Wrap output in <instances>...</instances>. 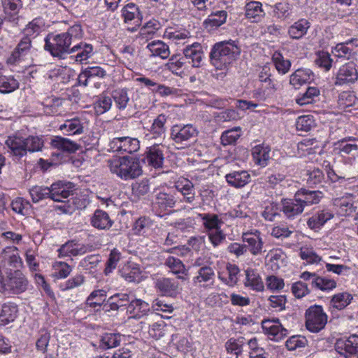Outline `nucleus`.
Instances as JSON below:
<instances>
[{"mask_svg":"<svg viewBox=\"0 0 358 358\" xmlns=\"http://www.w3.org/2000/svg\"><path fill=\"white\" fill-rule=\"evenodd\" d=\"M70 40L63 33L48 34L45 38L44 49L54 57L64 59L72 53Z\"/></svg>","mask_w":358,"mask_h":358,"instance_id":"20e7f679","label":"nucleus"},{"mask_svg":"<svg viewBox=\"0 0 358 358\" xmlns=\"http://www.w3.org/2000/svg\"><path fill=\"white\" fill-rule=\"evenodd\" d=\"M52 268L55 271L53 276L57 279L67 278L72 271L71 266L64 262H55L52 265Z\"/></svg>","mask_w":358,"mask_h":358,"instance_id":"052dcab7","label":"nucleus"},{"mask_svg":"<svg viewBox=\"0 0 358 358\" xmlns=\"http://www.w3.org/2000/svg\"><path fill=\"white\" fill-rule=\"evenodd\" d=\"M108 150L113 152L133 153L140 149V141L129 136L115 137L108 143Z\"/></svg>","mask_w":358,"mask_h":358,"instance_id":"1a4fd4ad","label":"nucleus"},{"mask_svg":"<svg viewBox=\"0 0 358 358\" xmlns=\"http://www.w3.org/2000/svg\"><path fill=\"white\" fill-rule=\"evenodd\" d=\"M354 41V40H350L346 43L337 44L332 52L338 57L349 58L353 51L352 45Z\"/></svg>","mask_w":358,"mask_h":358,"instance_id":"680f3d73","label":"nucleus"},{"mask_svg":"<svg viewBox=\"0 0 358 358\" xmlns=\"http://www.w3.org/2000/svg\"><path fill=\"white\" fill-rule=\"evenodd\" d=\"M244 285L256 292H262L264 289V285L259 273L252 268L245 271Z\"/></svg>","mask_w":358,"mask_h":358,"instance_id":"c9c22d12","label":"nucleus"},{"mask_svg":"<svg viewBox=\"0 0 358 358\" xmlns=\"http://www.w3.org/2000/svg\"><path fill=\"white\" fill-rule=\"evenodd\" d=\"M144 162L148 166L155 169L162 167L164 157V146L162 143H154L147 148L144 153Z\"/></svg>","mask_w":358,"mask_h":358,"instance_id":"ddd939ff","label":"nucleus"},{"mask_svg":"<svg viewBox=\"0 0 358 358\" xmlns=\"http://www.w3.org/2000/svg\"><path fill=\"white\" fill-rule=\"evenodd\" d=\"M106 292L104 289L94 290L87 297V303L92 308L101 306L106 301Z\"/></svg>","mask_w":358,"mask_h":358,"instance_id":"e2e57ef3","label":"nucleus"},{"mask_svg":"<svg viewBox=\"0 0 358 358\" xmlns=\"http://www.w3.org/2000/svg\"><path fill=\"white\" fill-rule=\"evenodd\" d=\"M187 62L183 57L180 55H173L166 64L165 67L173 74L182 76L185 74Z\"/></svg>","mask_w":358,"mask_h":358,"instance_id":"37998d69","label":"nucleus"},{"mask_svg":"<svg viewBox=\"0 0 358 358\" xmlns=\"http://www.w3.org/2000/svg\"><path fill=\"white\" fill-rule=\"evenodd\" d=\"M358 79V72L353 62H349L341 67L336 73L335 85L353 83Z\"/></svg>","mask_w":358,"mask_h":358,"instance_id":"f3484780","label":"nucleus"},{"mask_svg":"<svg viewBox=\"0 0 358 358\" xmlns=\"http://www.w3.org/2000/svg\"><path fill=\"white\" fill-rule=\"evenodd\" d=\"M333 205L336 208L337 213L341 216L350 215L357 209L351 195L334 199Z\"/></svg>","mask_w":358,"mask_h":358,"instance_id":"b1692460","label":"nucleus"},{"mask_svg":"<svg viewBox=\"0 0 358 358\" xmlns=\"http://www.w3.org/2000/svg\"><path fill=\"white\" fill-rule=\"evenodd\" d=\"M227 271L228 273V278H224L221 275H219V278L224 282L227 285L233 287L238 282V274L240 272V269L238 266L232 264H229L227 266Z\"/></svg>","mask_w":358,"mask_h":358,"instance_id":"0e129e2a","label":"nucleus"},{"mask_svg":"<svg viewBox=\"0 0 358 358\" xmlns=\"http://www.w3.org/2000/svg\"><path fill=\"white\" fill-rule=\"evenodd\" d=\"M149 310L150 306L147 302L134 297L127 307V312L134 318H141L146 315Z\"/></svg>","mask_w":358,"mask_h":358,"instance_id":"7c9ffc66","label":"nucleus"},{"mask_svg":"<svg viewBox=\"0 0 358 358\" xmlns=\"http://www.w3.org/2000/svg\"><path fill=\"white\" fill-rule=\"evenodd\" d=\"M279 209L284 216L289 220L294 219L304 210L301 203L295 195L293 199H282L279 204Z\"/></svg>","mask_w":358,"mask_h":358,"instance_id":"2eb2a0df","label":"nucleus"},{"mask_svg":"<svg viewBox=\"0 0 358 358\" xmlns=\"http://www.w3.org/2000/svg\"><path fill=\"white\" fill-rule=\"evenodd\" d=\"M113 224L108 213L101 209H96L90 217V224L99 230H108Z\"/></svg>","mask_w":358,"mask_h":358,"instance_id":"393cba45","label":"nucleus"},{"mask_svg":"<svg viewBox=\"0 0 358 358\" xmlns=\"http://www.w3.org/2000/svg\"><path fill=\"white\" fill-rule=\"evenodd\" d=\"M215 280V273L213 268L209 266L200 267L196 275L193 278V284L203 289H210L214 286Z\"/></svg>","mask_w":358,"mask_h":358,"instance_id":"f8f14e48","label":"nucleus"},{"mask_svg":"<svg viewBox=\"0 0 358 358\" xmlns=\"http://www.w3.org/2000/svg\"><path fill=\"white\" fill-rule=\"evenodd\" d=\"M352 299V295L348 292L338 293L332 296L330 305L332 308L341 310L347 307Z\"/></svg>","mask_w":358,"mask_h":358,"instance_id":"8fccbe9b","label":"nucleus"},{"mask_svg":"<svg viewBox=\"0 0 358 358\" xmlns=\"http://www.w3.org/2000/svg\"><path fill=\"white\" fill-rule=\"evenodd\" d=\"M10 206L15 213L22 215H27L29 213L31 205L28 201L18 197L12 201Z\"/></svg>","mask_w":358,"mask_h":358,"instance_id":"bf43d9fd","label":"nucleus"},{"mask_svg":"<svg viewBox=\"0 0 358 358\" xmlns=\"http://www.w3.org/2000/svg\"><path fill=\"white\" fill-rule=\"evenodd\" d=\"M176 190L178 192L180 198L184 203L187 204H193L196 196L194 184L189 180L183 179L176 183Z\"/></svg>","mask_w":358,"mask_h":358,"instance_id":"412c9836","label":"nucleus"},{"mask_svg":"<svg viewBox=\"0 0 358 358\" xmlns=\"http://www.w3.org/2000/svg\"><path fill=\"white\" fill-rule=\"evenodd\" d=\"M272 62L277 71L282 75L289 72L291 67V62L285 59L281 52L275 51L272 55Z\"/></svg>","mask_w":358,"mask_h":358,"instance_id":"603ef678","label":"nucleus"},{"mask_svg":"<svg viewBox=\"0 0 358 358\" xmlns=\"http://www.w3.org/2000/svg\"><path fill=\"white\" fill-rule=\"evenodd\" d=\"M315 126V120L310 115H301L296 121V128L298 131L308 132Z\"/></svg>","mask_w":358,"mask_h":358,"instance_id":"13d9d810","label":"nucleus"},{"mask_svg":"<svg viewBox=\"0 0 358 358\" xmlns=\"http://www.w3.org/2000/svg\"><path fill=\"white\" fill-rule=\"evenodd\" d=\"M5 282L2 292L12 294H20L26 292L29 287V280L20 269H7L5 272Z\"/></svg>","mask_w":358,"mask_h":358,"instance_id":"39448f33","label":"nucleus"},{"mask_svg":"<svg viewBox=\"0 0 358 358\" xmlns=\"http://www.w3.org/2000/svg\"><path fill=\"white\" fill-rule=\"evenodd\" d=\"M225 179L229 185L235 188H241L250 182L251 176L245 170L234 171L226 174Z\"/></svg>","mask_w":358,"mask_h":358,"instance_id":"cd10ccee","label":"nucleus"},{"mask_svg":"<svg viewBox=\"0 0 358 358\" xmlns=\"http://www.w3.org/2000/svg\"><path fill=\"white\" fill-rule=\"evenodd\" d=\"M75 185L72 182L59 181L50 186V199L55 201L62 202L63 199L73 194Z\"/></svg>","mask_w":358,"mask_h":358,"instance_id":"a211bd4d","label":"nucleus"},{"mask_svg":"<svg viewBox=\"0 0 358 358\" xmlns=\"http://www.w3.org/2000/svg\"><path fill=\"white\" fill-rule=\"evenodd\" d=\"M164 264L170 268L173 273L178 275V279L182 280H187L188 271L180 259L172 256H169L166 259Z\"/></svg>","mask_w":358,"mask_h":358,"instance_id":"e433bc0d","label":"nucleus"},{"mask_svg":"<svg viewBox=\"0 0 358 358\" xmlns=\"http://www.w3.org/2000/svg\"><path fill=\"white\" fill-rule=\"evenodd\" d=\"M335 349L344 358H358V335H351L346 339H339Z\"/></svg>","mask_w":358,"mask_h":358,"instance_id":"9d476101","label":"nucleus"},{"mask_svg":"<svg viewBox=\"0 0 358 358\" xmlns=\"http://www.w3.org/2000/svg\"><path fill=\"white\" fill-rule=\"evenodd\" d=\"M19 87L18 81L12 76H0V93L8 94Z\"/></svg>","mask_w":358,"mask_h":358,"instance_id":"4d7b16f0","label":"nucleus"},{"mask_svg":"<svg viewBox=\"0 0 358 358\" xmlns=\"http://www.w3.org/2000/svg\"><path fill=\"white\" fill-rule=\"evenodd\" d=\"M51 145L58 150L68 152H75L79 149L76 143L62 136H55L52 140Z\"/></svg>","mask_w":358,"mask_h":358,"instance_id":"09e8293b","label":"nucleus"},{"mask_svg":"<svg viewBox=\"0 0 358 358\" xmlns=\"http://www.w3.org/2000/svg\"><path fill=\"white\" fill-rule=\"evenodd\" d=\"M121 16L125 24L132 25L128 28L131 32L136 31L141 24L143 15L138 6L134 3H129L122 8Z\"/></svg>","mask_w":358,"mask_h":358,"instance_id":"9b49d317","label":"nucleus"},{"mask_svg":"<svg viewBox=\"0 0 358 358\" xmlns=\"http://www.w3.org/2000/svg\"><path fill=\"white\" fill-rule=\"evenodd\" d=\"M241 127H236L224 131L221 135V143L224 146L233 145L241 136Z\"/></svg>","mask_w":358,"mask_h":358,"instance_id":"6e6d98bb","label":"nucleus"},{"mask_svg":"<svg viewBox=\"0 0 358 358\" xmlns=\"http://www.w3.org/2000/svg\"><path fill=\"white\" fill-rule=\"evenodd\" d=\"M85 123L83 120L77 117L67 119L59 126V129L64 135H79L84 132Z\"/></svg>","mask_w":358,"mask_h":358,"instance_id":"bb28decb","label":"nucleus"},{"mask_svg":"<svg viewBox=\"0 0 358 358\" xmlns=\"http://www.w3.org/2000/svg\"><path fill=\"white\" fill-rule=\"evenodd\" d=\"M133 296L125 293L115 294L108 299L104 307L107 310H117L120 308L128 306Z\"/></svg>","mask_w":358,"mask_h":358,"instance_id":"2f4dec72","label":"nucleus"},{"mask_svg":"<svg viewBox=\"0 0 358 358\" xmlns=\"http://www.w3.org/2000/svg\"><path fill=\"white\" fill-rule=\"evenodd\" d=\"M300 278L306 281L311 280L312 287L322 291H329L336 287V282L334 280L320 277L314 272L304 271Z\"/></svg>","mask_w":358,"mask_h":358,"instance_id":"4468645a","label":"nucleus"},{"mask_svg":"<svg viewBox=\"0 0 358 358\" xmlns=\"http://www.w3.org/2000/svg\"><path fill=\"white\" fill-rule=\"evenodd\" d=\"M241 53V49L234 41L217 43L210 52L211 64L217 69H224L230 65Z\"/></svg>","mask_w":358,"mask_h":358,"instance_id":"f257e3e1","label":"nucleus"},{"mask_svg":"<svg viewBox=\"0 0 358 358\" xmlns=\"http://www.w3.org/2000/svg\"><path fill=\"white\" fill-rule=\"evenodd\" d=\"M29 193L33 202L36 203L42 199L50 198L51 191L50 187L35 186L30 189Z\"/></svg>","mask_w":358,"mask_h":358,"instance_id":"69168bd1","label":"nucleus"},{"mask_svg":"<svg viewBox=\"0 0 358 358\" xmlns=\"http://www.w3.org/2000/svg\"><path fill=\"white\" fill-rule=\"evenodd\" d=\"M270 148L262 145H257L253 148L252 155L255 163L259 166L264 167L267 165L271 158Z\"/></svg>","mask_w":358,"mask_h":358,"instance_id":"a18cd8bd","label":"nucleus"},{"mask_svg":"<svg viewBox=\"0 0 358 358\" xmlns=\"http://www.w3.org/2000/svg\"><path fill=\"white\" fill-rule=\"evenodd\" d=\"M108 167L112 173L124 180L136 178L143 173L139 159L129 156L109 160Z\"/></svg>","mask_w":358,"mask_h":358,"instance_id":"7ed1b4c3","label":"nucleus"},{"mask_svg":"<svg viewBox=\"0 0 358 358\" xmlns=\"http://www.w3.org/2000/svg\"><path fill=\"white\" fill-rule=\"evenodd\" d=\"M156 287L160 293L169 296H176L180 292L178 282L169 278L159 279L156 282Z\"/></svg>","mask_w":358,"mask_h":358,"instance_id":"c85d7f7f","label":"nucleus"},{"mask_svg":"<svg viewBox=\"0 0 358 358\" xmlns=\"http://www.w3.org/2000/svg\"><path fill=\"white\" fill-rule=\"evenodd\" d=\"M153 222L149 217H141L134 223V230L136 234L148 236L152 231Z\"/></svg>","mask_w":358,"mask_h":358,"instance_id":"5fc2aeb1","label":"nucleus"},{"mask_svg":"<svg viewBox=\"0 0 358 358\" xmlns=\"http://www.w3.org/2000/svg\"><path fill=\"white\" fill-rule=\"evenodd\" d=\"M129 92L127 88H117L112 92L115 106L120 111L126 110L131 105Z\"/></svg>","mask_w":358,"mask_h":358,"instance_id":"f704fd0d","label":"nucleus"},{"mask_svg":"<svg viewBox=\"0 0 358 358\" xmlns=\"http://www.w3.org/2000/svg\"><path fill=\"white\" fill-rule=\"evenodd\" d=\"M121 338L120 334L106 333L101 336L98 346L103 350L116 348L120 345Z\"/></svg>","mask_w":358,"mask_h":358,"instance_id":"de8ad7c7","label":"nucleus"},{"mask_svg":"<svg viewBox=\"0 0 358 358\" xmlns=\"http://www.w3.org/2000/svg\"><path fill=\"white\" fill-rule=\"evenodd\" d=\"M155 204L164 210L174 207L183 210L189 208L187 205H182V200L180 198L178 192L173 189H169L166 191L159 192L157 194Z\"/></svg>","mask_w":358,"mask_h":358,"instance_id":"6e6552de","label":"nucleus"},{"mask_svg":"<svg viewBox=\"0 0 358 358\" xmlns=\"http://www.w3.org/2000/svg\"><path fill=\"white\" fill-rule=\"evenodd\" d=\"M273 13L274 17L280 20H285L289 18L292 13V5L287 2H279L275 3L273 7Z\"/></svg>","mask_w":358,"mask_h":358,"instance_id":"864d4df0","label":"nucleus"},{"mask_svg":"<svg viewBox=\"0 0 358 358\" xmlns=\"http://www.w3.org/2000/svg\"><path fill=\"white\" fill-rule=\"evenodd\" d=\"M334 215L329 210H322L313 215L307 221L308 227L314 231L319 230Z\"/></svg>","mask_w":358,"mask_h":358,"instance_id":"473e14b6","label":"nucleus"},{"mask_svg":"<svg viewBox=\"0 0 358 358\" xmlns=\"http://www.w3.org/2000/svg\"><path fill=\"white\" fill-rule=\"evenodd\" d=\"M310 27L308 20L300 19L289 27L288 34L293 39H300L306 34Z\"/></svg>","mask_w":358,"mask_h":358,"instance_id":"a19ab883","label":"nucleus"},{"mask_svg":"<svg viewBox=\"0 0 358 358\" xmlns=\"http://www.w3.org/2000/svg\"><path fill=\"white\" fill-rule=\"evenodd\" d=\"M44 20L41 17H36L26 25L23 29V34L26 36L34 38L44 30Z\"/></svg>","mask_w":358,"mask_h":358,"instance_id":"49530a36","label":"nucleus"},{"mask_svg":"<svg viewBox=\"0 0 358 358\" xmlns=\"http://www.w3.org/2000/svg\"><path fill=\"white\" fill-rule=\"evenodd\" d=\"M266 13L259 1H250L245 5V17L252 22H259Z\"/></svg>","mask_w":358,"mask_h":358,"instance_id":"4c0bfd02","label":"nucleus"},{"mask_svg":"<svg viewBox=\"0 0 358 358\" xmlns=\"http://www.w3.org/2000/svg\"><path fill=\"white\" fill-rule=\"evenodd\" d=\"M357 141V139L352 137L344 138L336 143L335 145L338 153L341 155H353L358 151Z\"/></svg>","mask_w":358,"mask_h":358,"instance_id":"79ce46f5","label":"nucleus"},{"mask_svg":"<svg viewBox=\"0 0 358 358\" xmlns=\"http://www.w3.org/2000/svg\"><path fill=\"white\" fill-rule=\"evenodd\" d=\"M17 251V248L16 247H7L3 250L1 259L3 266L8 265L16 269L22 266V260Z\"/></svg>","mask_w":358,"mask_h":358,"instance_id":"c756f323","label":"nucleus"},{"mask_svg":"<svg viewBox=\"0 0 358 358\" xmlns=\"http://www.w3.org/2000/svg\"><path fill=\"white\" fill-rule=\"evenodd\" d=\"M294 194L303 208L306 206L318 203L324 196L323 193L320 191L309 190L303 188L298 190Z\"/></svg>","mask_w":358,"mask_h":358,"instance_id":"5701e85b","label":"nucleus"},{"mask_svg":"<svg viewBox=\"0 0 358 358\" xmlns=\"http://www.w3.org/2000/svg\"><path fill=\"white\" fill-rule=\"evenodd\" d=\"M148 49L154 56L160 57L162 59H166L170 55L169 46L162 41H154L147 45Z\"/></svg>","mask_w":358,"mask_h":358,"instance_id":"3c124183","label":"nucleus"},{"mask_svg":"<svg viewBox=\"0 0 358 358\" xmlns=\"http://www.w3.org/2000/svg\"><path fill=\"white\" fill-rule=\"evenodd\" d=\"M161 27L160 22L155 19L149 20L141 28L140 34L143 38H150Z\"/></svg>","mask_w":358,"mask_h":358,"instance_id":"338daca9","label":"nucleus"},{"mask_svg":"<svg viewBox=\"0 0 358 358\" xmlns=\"http://www.w3.org/2000/svg\"><path fill=\"white\" fill-rule=\"evenodd\" d=\"M319 94L320 90L317 87H309L302 96L296 99V103L301 106L312 103Z\"/></svg>","mask_w":358,"mask_h":358,"instance_id":"774afa93","label":"nucleus"},{"mask_svg":"<svg viewBox=\"0 0 358 358\" xmlns=\"http://www.w3.org/2000/svg\"><path fill=\"white\" fill-rule=\"evenodd\" d=\"M18 308L13 303H5L0 311V325L5 326L13 322L17 317Z\"/></svg>","mask_w":358,"mask_h":358,"instance_id":"ea45409f","label":"nucleus"},{"mask_svg":"<svg viewBox=\"0 0 358 358\" xmlns=\"http://www.w3.org/2000/svg\"><path fill=\"white\" fill-rule=\"evenodd\" d=\"M198 131L192 124H175L171 129V138L177 149L188 147L195 139Z\"/></svg>","mask_w":358,"mask_h":358,"instance_id":"423d86ee","label":"nucleus"},{"mask_svg":"<svg viewBox=\"0 0 358 358\" xmlns=\"http://www.w3.org/2000/svg\"><path fill=\"white\" fill-rule=\"evenodd\" d=\"M185 60H188L192 67H200L202 64L203 51L202 46L199 43H194L192 45H187L183 49Z\"/></svg>","mask_w":358,"mask_h":358,"instance_id":"6ab92c4d","label":"nucleus"},{"mask_svg":"<svg viewBox=\"0 0 358 358\" xmlns=\"http://www.w3.org/2000/svg\"><path fill=\"white\" fill-rule=\"evenodd\" d=\"M313 79V73L310 69H299L290 76L289 83L295 88H299L301 85L309 83Z\"/></svg>","mask_w":358,"mask_h":358,"instance_id":"58836bf2","label":"nucleus"},{"mask_svg":"<svg viewBox=\"0 0 358 358\" xmlns=\"http://www.w3.org/2000/svg\"><path fill=\"white\" fill-rule=\"evenodd\" d=\"M167 117L164 114H159L154 120L146 134L147 139H156L161 141L164 138L166 132L165 124Z\"/></svg>","mask_w":358,"mask_h":358,"instance_id":"4be33fe9","label":"nucleus"},{"mask_svg":"<svg viewBox=\"0 0 358 358\" xmlns=\"http://www.w3.org/2000/svg\"><path fill=\"white\" fill-rule=\"evenodd\" d=\"M199 217L201 218L204 228L208 231L220 229L224 224V214L204 213L199 214Z\"/></svg>","mask_w":358,"mask_h":358,"instance_id":"72a5a7b5","label":"nucleus"},{"mask_svg":"<svg viewBox=\"0 0 358 358\" xmlns=\"http://www.w3.org/2000/svg\"><path fill=\"white\" fill-rule=\"evenodd\" d=\"M5 143L10 153L19 158L27 155V152L40 151L43 146V139L37 136L23 137L17 134L12 135L8 137Z\"/></svg>","mask_w":358,"mask_h":358,"instance_id":"f03ea898","label":"nucleus"},{"mask_svg":"<svg viewBox=\"0 0 358 358\" xmlns=\"http://www.w3.org/2000/svg\"><path fill=\"white\" fill-rule=\"evenodd\" d=\"M243 241L248 243L250 253L255 256L262 254L264 248V242L261 237V233L258 230L248 231L243 234Z\"/></svg>","mask_w":358,"mask_h":358,"instance_id":"aec40b11","label":"nucleus"},{"mask_svg":"<svg viewBox=\"0 0 358 358\" xmlns=\"http://www.w3.org/2000/svg\"><path fill=\"white\" fill-rule=\"evenodd\" d=\"M72 52H78L75 56V60L83 63L93 55V47L91 44L80 43L71 48Z\"/></svg>","mask_w":358,"mask_h":358,"instance_id":"c03bdc74","label":"nucleus"},{"mask_svg":"<svg viewBox=\"0 0 358 358\" xmlns=\"http://www.w3.org/2000/svg\"><path fill=\"white\" fill-rule=\"evenodd\" d=\"M31 48V38L24 35L15 49L8 58V64H13L19 62L22 57L27 55Z\"/></svg>","mask_w":358,"mask_h":358,"instance_id":"a878e982","label":"nucleus"},{"mask_svg":"<svg viewBox=\"0 0 358 358\" xmlns=\"http://www.w3.org/2000/svg\"><path fill=\"white\" fill-rule=\"evenodd\" d=\"M262 326L264 332L271 336V339L275 341L282 339L288 334V331L282 326L278 318L264 320Z\"/></svg>","mask_w":358,"mask_h":358,"instance_id":"dca6fc26","label":"nucleus"},{"mask_svg":"<svg viewBox=\"0 0 358 358\" xmlns=\"http://www.w3.org/2000/svg\"><path fill=\"white\" fill-rule=\"evenodd\" d=\"M306 327L311 332H319L327 322V315L321 306L314 305L306 311Z\"/></svg>","mask_w":358,"mask_h":358,"instance_id":"0eeeda50","label":"nucleus"}]
</instances>
